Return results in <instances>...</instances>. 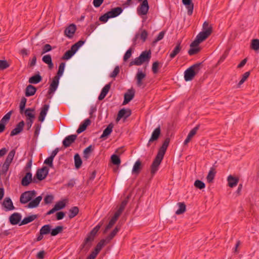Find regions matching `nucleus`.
I'll return each instance as SVG.
<instances>
[{"instance_id": "nucleus-1", "label": "nucleus", "mask_w": 259, "mask_h": 259, "mask_svg": "<svg viewBox=\"0 0 259 259\" xmlns=\"http://www.w3.org/2000/svg\"><path fill=\"white\" fill-rule=\"evenodd\" d=\"M102 224H99L87 235L84 239L83 243L80 246V250L83 251L85 253L87 252L92 245V243L95 239V237L97 232L100 230Z\"/></svg>"}, {"instance_id": "nucleus-2", "label": "nucleus", "mask_w": 259, "mask_h": 259, "mask_svg": "<svg viewBox=\"0 0 259 259\" xmlns=\"http://www.w3.org/2000/svg\"><path fill=\"white\" fill-rule=\"evenodd\" d=\"M201 65V63H196L185 70L184 79L186 81H191L194 78V76L199 72Z\"/></svg>"}, {"instance_id": "nucleus-3", "label": "nucleus", "mask_w": 259, "mask_h": 259, "mask_svg": "<svg viewBox=\"0 0 259 259\" xmlns=\"http://www.w3.org/2000/svg\"><path fill=\"white\" fill-rule=\"evenodd\" d=\"M36 194L34 190L25 191L21 195L20 202L22 204H26L30 202L32 198L35 196Z\"/></svg>"}, {"instance_id": "nucleus-4", "label": "nucleus", "mask_w": 259, "mask_h": 259, "mask_svg": "<svg viewBox=\"0 0 259 259\" xmlns=\"http://www.w3.org/2000/svg\"><path fill=\"white\" fill-rule=\"evenodd\" d=\"M163 157L156 155L151 165V174L152 176H154L158 169L159 166L160 164Z\"/></svg>"}, {"instance_id": "nucleus-5", "label": "nucleus", "mask_w": 259, "mask_h": 259, "mask_svg": "<svg viewBox=\"0 0 259 259\" xmlns=\"http://www.w3.org/2000/svg\"><path fill=\"white\" fill-rule=\"evenodd\" d=\"M149 9L147 0H144L137 9L139 15H145L147 14Z\"/></svg>"}, {"instance_id": "nucleus-6", "label": "nucleus", "mask_w": 259, "mask_h": 259, "mask_svg": "<svg viewBox=\"0 0 259 259\" xmlns=\"http://www.w3.org/2000/svg\"><path fill=\"white\" fill-rule=\"evenodd\" d=\"M49 173V168L47 166H44L41 168L38 169L35 177L39 180L42 181L44 180Z\"/></svg>"}, {"instance_id": "nucleus-7", "label": "nucleus", "mask_w": 259, "mask_h": 259, "mask_svg": "<svg viewBox=\"0 0 259 259\" xmlns=\"http://www.w3.org/2000/svg\"><path fill=\"white\" fill-rule=\"evenodd\" d=\"M161 134L160 126L159 125L156 128L152 133V135L147 144V146L149 147L151 144L155 141H157Z\"/></svg>"}, {"instance_id": "nucleus-8", "label": "nucleus", "mask_w": 259, "mask_h": 259, "mask_svg": "<svg viewBox=\"0 0 259 259\" xmlns=\"http://www.w3.org/2000/svg\"><path fill=\"white\" fill-rule=\"evenodd\" d=\"M169 142H170V139L169 138H166L165 139L162 146L159 148V149L158 151V153L157 154V155L163 158L164 155L166 151V149L169 145Z\"/></svg>"}, {"instance_id": "nucleus-9", "label": "nucleus", "mask_w": 259, "mask_h": 259, "mask_svg": "<svg viewBox=\"0 0 259 259\" xmlns=\"http://www.w3.org/2000/svg\"><path fill=\"white\" fill-rule=\"evenodd\" d=\"M132 112L130 109H125L124 108L121 109L118 113L116 121H118L122 118H126L130 116Z\"/></svg>"}, {"instance_id": "nucleus-10", "label": "nucleus", "mask_w": 259, "mask_h": 259, "mask_svg": "<svg viewBox=\"0 0 259 259\" xmlns=\"http://www.w3.org/2000/svg\"><path fill=\"white\" fill-rule=\"evenodd\" d=\"M59 79L60 78H58V76H54L53 77L52 82L50 85L48 91V94L49 95L54 93L57 90L59 85Z\"/></svg>"}, {"instance_id": "nucleus-11", "label": "nucleus", "mask_w": 259, "mask_h": 259, "mask_svg": "<svg viewBox=\"0 0 259 259\" xmlns=\"http://www.w3.org/2000/svg\"><path fill=\"white\" fill-rule=\"evenodd\" d=\"M76 138L77 135H71L66 137L63 141V145L65 148L69 147L74 142Z\"/></svg>"}, {"instance_id": "nucleus-12", "label": "nucleus", "mask_w": 259, "mask_h": 259, "mask_svg": "<svg viewBox=\"0 0 259 259\" xmlns=\"http://www.w3.org/2000/svg\"><path fill=\"white\" fill-rule=\"evenodd\" d=\"M24 125L25 123L23 120L19 122L16 127L11 131L10 136L13 137L20 134L23 131Z\"/></svg>"}, {"instance_id": "nucleus-13", "label": "nucleus", "mask_w": 259, "mask_h": 259, "mask_svg": "<svg viewBox=\"0 0 259 259\" xmlns=\"http://www.w3.org/2000/svg\"><path fill=\"white\" fill-rule=\"evenodd\" d=\"M76 26L75 24H70L64 31L65 35L69 38H71L73 37L75 31H76Z\"/></svg>"}, {"instance_id": "nucleus-14", "label": "nucleus", "mask_w": 259, "mask_h": 259, "mask_svg": "<svg viewBox=\"0 0 259 259\" xmlns=\"http://www.w3.org/2000/svg\"><path fill=\"white\" fill-rule=\"evenodd\" d=\"M182 3L187 9V13L189 16L192 15L194 9V4L192 0H182Z\"/></svg>"}, {"instance_id": "nucleus-15", "label": "nucleus", "mask_w": 259, "mask_h": 259, "mask_svg": "<svg viewBox=\"0 0 259 259\" xmlns=\"http://www.w3.org/2000/svg\"><path fill=\"white\" fill-rule=\"evenodd\" d=\"M32 176L30 171L27 172L22 179L21 185L23 186H28L33 181Z\"/></svg>"}, {"instance_id": "nucleus-16", "label": "nucleus", "mask_w": 259, "mask_h": 259, "mask_svg": "<svg viewBox=\"0 0 259 259\" xmlns=\"http://www.w3.org/2000/svg\"><path fill=\"white\" fill-rule=\"evenodd\" d=\"M21 219V215L18 213L15 212L13 213L9 218L10 223L13 225L18 224Z\"/></svg>"}, {"instance_id": "nucleus-17", "label": "nucleus", "mask_w": 259, "mask_h": 259, "mask_svg": "<svg viewBox=\"0 0 259 259\" xmlns=\"http://www.w3.org/2000/svg\"><path fill=\"white\" fill-rule=\"evenodd\" d=\"M135 96V91L133 90H128L127 92L124 95V101L123 105L127 104Z\"/></svg>"}, {"instance_id": "nucleus-18", "label": "nucleus", "mask_w": 259, "mask_h": 259, "mask_svg": "<svg viewBox=\"0 0 259 259\" xmlns=\"http://www.w3.org/2000/svg\"><path fill=\"white\" fill-rule=\"evenodd\" d=\"M3 205L5 208L6 211L11 210L15 209L11 199L9 197H7L4 199Z\"/></svg>"}, {"instance_id": "nucleus-19", "label": "nucleus", "mask_w": 259, "mask_h": 259, "mask_svg": "<svg viewBox=\"0 0 259 259\" xmlns=\"http://www.w3.org/2000/svg\"><path fill=\"white\" fill-rule=\"evenodd\" d=\"M111 82H110L106 85L102 89L100 95L98 97V100L101 101L104 99V98L106 97L107 93L109 91L111 88Z\"/></svg>"}, {"instance_id": "nucleus-20", "label": "nucleus", "mask_w": 259, "mask_h": 259, "mask_svg": "<svg viewBox=\"0 0 259 259\" xmlns=\"http://www.w3.org/2000/svg\"><path fill=\"white\" fill-rule=\"evenodd\" d=\"M107 240L105 239H102L97 244L94 250L92 251L94 254L96 255H98V254L99 253V252L101 251L102 248L103 247L104 245H106V244L108 243Z\"/></svg>"}, {"instance_id": "nucleus-21", "label": "nucleus", "mask_w": 259, "mask_h": 259, "mask_svg": "<svg viewBox=\"0 0 259 259\" xmlns=\"http://www.w3.org/2000/svg\"><path fill=\"white\" fill-rule=\"evenodd\" d=\"M49 108L48 104H45L40 111V114L38 117V120L40 122L44 121L45 118L47 115V112Z\"/></svg>"}, {"instance_id": "nucleus-22", "label": "nucleus", "mask_w": 259, "mask_h": 259, "mask_svg": "<svg viewBox=\"0 0 259 259\" xmlns=\"http://www.w3.org/2000/svg\"><path fill=\"white\" fill-rule=\"evenodd\" d=\"M199 127V125H197L194 128L192 129L189 133L188 134L187 138L185 140L184 144V145H187L192 138V137L196 134L197 131L198 130Z\"/></svg>"}, {"instance_id": "nucleus-23", "label": "nucleus", "mask_w": 259, "mask_h": 259, "mask_svg": "<svg viewBox=\"0 0 259 259\" xmlns=\"http://www.w3.org/2000/svg\"><path fill=\"white\" fill-rule=\"evenodd\" d=\"M122 12V9L121 7H116L112 9L111 11L108 12L110 18H114L119 15Z\"/></svg>"}, {"instance_id": "nucleus-24", "label": "nucleus", "mask_w": 259, "mask_h": 259, "mask_svg": "<svg viewBox=\"0 0 259 259\" xmlns=\"http://www.w3.org/2000/svg\"><path fill=\"white\" fill-rule=\"evenodd\" d=\"M41 199L42 197L41 196L37 197L34 199L30 200L27 207L30 208L36 207L39 205Z\"/></svg>"}, {"instance_id": "nucleus-25", "label": "nucleus", "mask_w": 259, "mask_h": 259, "mask_svg": "<svg viewBox=\"0 0 259 259\" xmlns=\"http://www.w3.org/2000/svg\"><path fill=\"white\" fill-rule=\"evenodd\" d=\"M181 50H182V46L181 45V42L179 41L177 44V45L174 48L172 51L169 54L170 58L171 59L174 58L180 52Z\"/></svg>"}, {"instance_id": "nucleus-26", "label": "nucleus", "mask_w": 259, "mask_h": 259, "mask_svg": "<svg viewBox=\"0 0 259 259\" xmlns=\"http://www.w3.org/2000/svg\"><path fill=\"white\" fill-rule=\"evenodd\" d=\"M227 181L228 182V186L231 188H233L237 185L239 182V179L238 178L234 177L232 175H230L228 177Z\"/></svg>"}, {"instance_id": "nucleus-27", "label": "nucleus", "mask_w": 259, "mask_h": 259, "mask_svg": "<svg viewBox=\"0 0 259 259\" xmlns=\"http://www.w3.org/2000/svg\"><path fill=\"white\" fill-rule=\"evenodd\" d=\"M142 168V165L141 161L140 160H138L136 161V162L135 163L133 169H132V173L133 174H136L138 175L140 172Z\"/></svg>"}, {"instance_id": "nucleus-28", "label": "nucleus", "mask_w": 259, "mask_h": 259, "mask_svg": "<svg viewBox=\"0 0 259 259\" xmlns=\"http://www.w3.org/2000/svg\"><path fill=\"white\" fill-rule=\"evenodd\" d=\"M36 91V88L32 85H28L25 89V96L30 97L34 95Z\"/></svg>"}, {"instance_id": "nucleus-29", "label": "nucleus", "mask_w": 259, "mask_h": 259, "mask_svg": "<svg viewBox=\"0 0 259 259\" xmlns=\"http://www.w3.org/2000/svg\"><path fill=\"white\" fill-rule=\"evenodd\" d=\"M151 53L150 50L148 51H145L143 52L140 54L139 57H140L141 59L142 60V62L144 63L145 62L149 61V60L151 58Z\"/></svg>"}, {"instance_id": "nucleus-30", "label": "nucleus", "mask_w": 259, "mask_h": 259, "mask_svg": "<svg viewBox=\"0 0 259 259\" xmlns=\"http://www.w3.org/2000/svg\"><path fill=\"white\" fill-rule=\"evenodd\" d=\"M42 80V77L38 73L29 78L28 82L32 84H37Z\"/></svg>"}, {"instance_id": "nucleus-31", "label": "nucleus", "mask_w": 259, "mask_h": 259, "mask_svg": "<svg viewBox=\"0 0 259 259\" xmlns=\"http://www.w3.org/2000/svg\"><path fill=\"white\" fill-rule=\"evenodd\" d=\"M91 123V120L89 119H86L84 120L83 122L81 123L78 128L76 132L80 134L85 130L87 127Z\"/></svg>"}, {"instance_id": "nucleus-32", "label": "nucleus", "mask_w": 259, "mask_h": 259, "mask_svg": "<svg viewBox=\"0 0 259 259\" xmlns=\"http://www.w3.org/2000/svg\"><path fill=\"white\" fill-rule=\"evenodd\" d=\"M148 36V33L146 30H143L142 31L141 33L140 34L137 33L136 34L135 37L133 38V41L136 42L138 38L140 37V38L142 39L143 42H145Z\"/></svg>"}, {"instance_id": "nucleus-33", "label": "nucleus", "mask_w": 259, "mask_h": 259, "mask_svg": "<svg viewBox=\"0 0 259 259\" xmlns=\"http://www.w3.org/2000/svg\"><path fill=\"white\" fill-rule=\"evenodd\" d=\"M42 60L44 62L48 65L50 69H53L54 64L52 62V58L50 55H47L42 57Z\"/></svg>"}, {"instance_id": "nucleus-34", "label": "nucleus", "mask_w": 259, "mask_h": 259, "mask_svg": "<svg viewBox=\"0 0 259 259\" xmlns=\"http://www.w3.org/2000/svg\"><path fill=\"white\" fill-rule=\"evenodd\" d=\"M209 35L208 31L204 32L202 31L198 33L196 38L201 43L205 40Z\"/></svg>"}, {"instance_id": "nucleus-35", "label": "nucleus", "mask_w": 259, "mask_h": 259, "mask_svg": "<svg viewBox=\"0 0 259 259\" xmlns=\"http://www.w3.org/2000/svg\"><path fill=\"white\" fill-rule=\"evenodd\" d=\"M215 169L212 167L210 168L209 171L207 176L206 179L209 183L212 182L216 174Z\"/></svg>"}, {"instance_id": "nucleus-36", "label": "nucleus", "mask_w": 259, "mask_h": 259, "mask_svg": "<svg viewBox=\"0 0 259 259\" xmlns=\"http://www.w3.org/2000/svg\"><path fill=\"white\" fill-rule=\"evenodd\" d=\"M37 218V215L36 214H33V215H31L29 217H26L22 220V221L21 222L19 225L21 226V225L27 224L32 222L33 221H34Z\"/></svg>"}, {"instance_id": "nucleus-37", "label": "nucleus", "mask_w": 259, "mask_h": 259, "mask_svg": "<svg viewBox=\"0 0 259 259\" xmlns=\"http://www.w3.org/2000/svg\"><path fill=\"white\" fill-rule=\"evenodd\" d=\"M113 124L110 123L107 127L104 130L102 135L101 136L100 138H103L108 136L112 132Z\"/></svg>"}, {"instance_id": "nucleus-38", "label": "nucleus", "mask_w": 259, "mask_h": 259, "mask_svg": "<svg viewBox=\"0 0 259 259\" xmlns=\"http://www.w3.org/2000/svg\"><path fill=\"white\" fill-rule=\"evenodd\" d=\"M79 212V208L77 206H73L69 210L68 217L69 219H72L75 217Z\"/></svg>"}, {"instance_id": "nucleus-39", "label": "nucleus", "mask_w": 259, "mask_h": 259, "mask_svg": "<svg viewBox=\"0 0 259 259\" xmlns=\"http://www.w3.org/2000/svg\"><path fill=\"white\" fill-rule=\"evenodd\" d=\"M34 111V109L33 108H27L26 109L24 113L25 116L28 117L27 120H33L35 117L34 114L33 113Z\"/></svg>"}, {"instance_id": "nucleus-40", "label": "nucleus", "mask_w": 259, "mask_h": 259, "mask_svg": "<svg viewBox=\"0 0 259 259\" xmlns=\"http://www.w3.org/2000/svg\"><path fill=\"white\" fill-rule=\"evenodd\" d=\"M119 230L120 227L117 226L111 233L106 237V239L107 240V242H109L110 240L114 237Z\"/></svg>"}, {"instance_id": "nucleus-41", "label": "nucleus", "mask_w": 259, "mask_h": 259, "mask_svg": "<svg viewBox=\"0 0 259 259\" xmlns=\"http://www.w3.org/2000/svg\"><path fill=\"white\" fill-rule=\"evenodd\" d=\"M76 52L71 47V49L68 50L65 52L62 57V59L64 60H68Z\"/></svg>"}, {"instance_id": "nucleus-42", "label": "nucleus", "mask_w": 259, "mask_h": 259, "mask_svg": "<svg viewBox=\"0 0 259 259\" xmlns=\"http://www.w3.org/2000/svg\"><path fill=\"white\" fill-rule=\"evenodd\" d=\"M51 226L49 224L43 226L40 229L39 231L44 235L51 234Z\"/></svg>"}, {"instance_id": "nucleus-43", "label": "nucleus", "mask_w": 259, "mask_h": 259, "mask_svg": "<svg viewBox=\"0 0 259 259\" xmlns=\"http://www.w3.org/2000/svg\"><path fill=\"white\" fill-rule=\"evenodd\" d=\"M179 208L176 211V214L179 215L183 213L186 211V205L184 202L178 203Z\"/></svg>"}, {"instance_id": "nucleus-44", "label": "nucleus", "mask_w": 259, "mask_h": 259, "mask_svg": "<svg viewBox=\"0 0 259 259\" xmlns=\"http://www.w3.org/2000/svg\"><path fill=\"white\" fill-rule=\"evenodd\" d=\"M15 149H13L11 150L10 152L9 153L5 162L11 164L15 156Z\"/></svg>"}, {"instance_id": "nucleus-45", "label": "nucleus", "mask_w": 259, "mask_h": 259, "mask_svg": "<svg viewBox=\"0 0 259 259\" xmlns=\"http://www.w3.org/2000/svg\"><path fill=\"white\" fill-rule=\"evenodd\" d=\"M202 31L204 32L208 31L209 35L211 34L212 28L208 22L205 21L203 23L202 26Z\"/></svg>"}, {"instance_id": "nucleus-46", "label": "nucleus", "mask_w": 259, "mask_h": 259, "mask_svg": "<svg viewBox=\"0 0 259 259\" xmlns=\"http://www.w3.org/2000/svg\"><path fill=\"white\" fill-rule=\"evenodd\" d=\"M74 162H75V167L78 169L79 168L82 164V160L78 154H76L74 155Z\"/></svg>"}, {"instance_id": "nucleus-47", "label": "nucleus", "mask_w": 259, "mask_h": 259, "mask_svg": "<svg viewBox=\"0 0 259 259\" xmlns=\"http://www.w3.org/2000/svg\"><path fill=\"white\" fill-rule=\"evenodd\" d=\"M63 230V226H57L55 229H51V235L53 236H56L59 233H61Z\"/></svg>"}, {"instance_id": "nucleus-48", "label": "nucleus", "mask_w": 259, "mask_h": 259, "mask_svg": "<svg viewBox=\"0 0 259 259\" xmlns=\"http://www.w3.org/2000/svg\"><path fill=\"white\" fill-rule=\"evenodd\" d=\"M65 63L64 62H62L60 64L59 66V69L57 72V75L55 76H58V78H60V77L62 75L63 72L64 71Z\"/></svg>"}, {"instance_id": "nucleus-49", "label": "nucleus", "mask_w": 259, "mask_h": 259, "mask_svg": "<svg viewBox=\"0 0 259 259\" xmlns=\"http://www.w3.org/2000/svg\"><path fill=\"white\" fill-rule=\"evenodd\" d=\"M65 202L64 200H63L57 202L54 207H55L56 210L58 211L64 208L65 207Z\"/></svg>"}, {"instance_id": "nucleus-50", "label": "nucleus", "mask_w": 259, "mask_h": 259, "mask_svg": "<svg viewBox=\"0 0 259 259\" xmlns=\"http://www.w3.org/2000/svg\"><path fill=\"white\" fill-rule=\"evenodd\" d=\"M112 163L115 165H119L121 163L120 159L117 155L113 154L111 157Z\"/></svg>"}, {"instance_id": "nucleus-51", "label": "nucleus", "mask_w": 259, "mask_h": 259, "mask_svg": "<svg viewBox=\"0 0 259 259\" xmlns=\"http://www.w3.org/2000/svg\"><path fill=\"white\" fill-rule=\"evenodd\" d=\"M251 48H252V49L255 51L259 50V39H252L251 44Z\"/></svg>"}, {"instance_id": "nucleus-52", "label": "nucleus", "mask_w": 259, "mask_h": 259, "mask_svg": "<svg viewBox=\"0 0 259 259\" xmlns=\"http://www.w3.org/2000/svg\"><path fill=\"white\" fill-rule=\"evenodd\" d=\"M143 63L142 61V60L141 59L140 57L139 56L138 57H137L134 60L132 61L129 64L130 66H132L133 65H137L139 66L141 65Z\"/></svg>"}, {"instance_id": "nucleus-53", "label": "nucleus", "mask_w": 259, "mask_h": 259, "mask_svg": "<svg viewBox=\"0 0 259 259\" xmlns=\"http://www.w3.org/2000/svg\"><path fill=\"white\" fill-rule=\"evenodd\" d=\"M27 102V99L25 97H22L21 102L20 103V112L21 114L23 113L24 110L25 109V107L26 105V103Z\"/></svg>"}, {"instance_id": "nucleus-54", "label": "nucleus", "mask_w": 259, "mask_h": 259, "mask_svg": "<svg viewBox=\"0 0 259 259\" xmlns=\"http://www.w3.org/2000/svg\"><path fill=\"white\" fill-rule=\"evenodd\" d=\"M93 150V148L92 145L88 146L83 151V157L85 159H88L89 157V154Z\"/></svg>"}, {"instance_id": "nucleus-55", "label": "nucleus", "mask_w": 259, "mask_h": 259, "mask_svg": "<svg viewBox=\"0 0 259 259\" xmlns=\"http://www.w3.org/2000/svg\"><path fill=\"white\" fill-rule=\"evenodd\" d=\"M12 113L13 111H10L9 112H8L6 115H5L4 116L1 120V122H4L7 124L9 121Z\"/></svg>"}, {"instance_id": "nucleus-56", "label": "nucleus", "mask_w": 259, "mask_h": 259, "mask_svg": "<svg viewBox=\"0 0 259 259\" xmlns=\"http://www.w3.org/2000/svg\"><path fill=\"white\" fill-rule=\"evenodd\" d=\"M194 185L196 188L199 189H202L205 187V184L202 181L199 180H196Z\"/></svg>"}, {"instance_id": "nucleus-57", "label": "nucleus", "mask_w": 259, "mask_h": 259, "mask_svg": "<svg viewBox=\"0 0 259 259\" xmlns=\"http://www.w3.org/2000/svg\"><path fill=\"white\" fill-rule=\"evenodd\" d=\"M84 41L80 40L72 45L71 47L75 50V51L77 52L78 49L81 47L84 44Z\"/></svg>"}, {"instance_id": "nucleus-58", "label": "nucleus", "mask_w": 259, "mask_h": 259, "mask_svg": "<svg viewBox=\"0 0 259 259\" xmlns=\"http://www.w3.org/2000/svg\"><path fill=\"white\" fill-rule=\"evenodd\" d=\"M200 50V48L190 47V49L188 51V54L189 55L192 56L198 53Z\"/></svg>"}, {"instance_id": "nucleus-59", "label": "nucleus", "mask_w": 259, "mask_h": 259, "mask_svg": "<svg viewBox=\"0 0 259 259\" xmlns=\"http://www.w3.org/2000/svg\"><path fill=\"white\" fill-rule=\"evenodd\" d=\"M10 64L6 60H0V70H4L8 68Z\"/></svg>"}, {"instance_id": "nucleus-60", "label": "nucleus", "mask_w": 259, "mask_h": 259, "mask_svg": "<svg viewBox=\"0 0 259 259\" xmlns=\"http://www.w3.org/2000/svg\"><path fill=\"white\" fill-rule=\"evenodd\" d=\"M250 75V72L248 71V72H246L245 73H244L243 75H242V78L241 79V80H240V81L239 82V83H238V85H240L241 84H242V83H243L244 82V81L247 79V78L249 77Z\"/></svg>"}, {"instance_id": "nucleus-61", "label": "nucleus", "mask_w": 259, "mask_h": 259, "mask_svg": "<svg viewBox=\"0 0 259 259\" xmlns=\"http://www.w3.org/2000/svg\"><path fill=\"white\" fill-rule=\"evenodd\" d=\"M35 131L34 133V137L36 139L37 138L38 135L39 134L40 130L41 128V125L40 124H35Z\"/></svg>"}, {"instance_id": "nucleus-62", "label": "nucleus", "mask_w": 259, "mask_h": 259, "mask_svg": "<svg viewBox=\"0 0 259 259\" xmlns=\"http://www.w3.org/2000/svg\"><path fill=\"white\" fill-rule=\"evenodd\" d=\"M109 18H111L110 16L109 15L108 12H107L106 13L104 14V15H102L100 18H99V20L101 22H106L109 19Z\"/></svg>"}, {"instance_id": "nucleus-63", "label": "nucleus", "mask_w": 259, "mask_h": 259, "mask_svg": "<svg viewBox=\"0 0 259 259\" xmlns=\"http://www.w3.org/2000/svg\"><path fill=\"white\" fill-rule=\"evenodd\" d=\"M145 77L146 74L143 73L142 71H140L139 69L136 75V79L142 80Z\"/></svg>"}, {"instance_id": "nucleus-64", "label": "nucleus", "mask_w": 259, "mask_h": 259, "mask_svg": "<svg viewBox=\"0 0 259 259\" xmlns=\"http://www.w3.org/2000/svg\"><path fill=\"white\" fill-rule=\"evenodd\" d=\"M132 49H129L125 53L123 56V61H126L132 56Z\"/></svg>"}]
</instances>
